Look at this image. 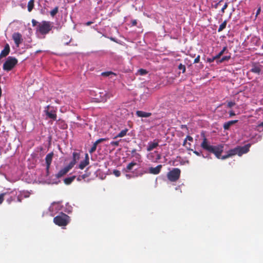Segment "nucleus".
Returning a JSON list of instances; mask_svg holds the SVG:
<instances>
[{
	"instance_id": "1",
	"label": "nucleus",
	"mask_w": 263,
	"mask_h": 263,
	"mask_svg": "<svg viewBox=\"0 0 263 263\" xmlns=\"http://www.w3.org/2000/svg\"><path fill=\"white\" fill-rule=\"evenodd\" d=\"M203 139L201 143V147L208 152L214 154L218 159L220 158L221 154L223 151V145L219 144L216 146L211 145L208 143L207 139L203 135Z\"/></svg>"
},
{
	"instance_id": "2",
	"label": "nucleus",
	"mask_w": 263,
	"mask_h": 263,
	"mask_svg": "<svg viewBox=\"0 0 263 263\" xmlns=\"http://www.w3.org/2000/svg\"><path fill=\"white\" fill-rule=\"evenodd\" d=\"M52 27V23L50 22L44 21L37 25L36 31L42 35H46L51 30Z\"/></svg>"
},
{
	"instance_id": "3",
	"label": "nucleus",
	"mask_w": 263,
	"mask_h": 263,
	"mask_svg": "<svg viewBox=\"0 0 263 263\" xmlns=\"http://www.w3.org/2000/svg\"><path fill=\"white\" fill-rule=\"evenodd\" d=\"M69 217L63 213H60L53 218L54 223L59 226L64 227L69 222Z\"/></svg>"
},
{
	"instance_id": "4",
	"label": "nucleus",
	"mask_w": 263,
	"mask_h": 263,
	"mask_svg": "<svg viewBox=\"0 0 263 263\" xmlns=\"http://www.w3.org/2000/svg\"><path fill=\"white\" fill-rule=\"evenodd\" d=\"M17 60L13 57H9L3 64V69L7 71L12 70L17 64Z\"/></svg>"
},
{
	"instance_id": "5",
	"label": "nucleus",
	"mask_w": 263,
	"mask_h": 263,
	"mask_svg": "<svg viewBox=\"0 0 263 263\" xmlns=\"http://www.w3.org/2000/svg\"><path fill=\"white\" fill-rule=\"evenodd\" d=\"M181 171L178 168H174L167 174V179L171 182H176L180 178Z\"/></svg>"
},
{
	"instance_id": "6",
	"label": "nucleus",
	"mask_w": 263,
	"mask_h": 263,
	"mask_svg": "<svg viewBox=\"0 0 263 263\" xmlns=\"http://www.w3.org/2000/svg\"><path fill=\"white\" fill-rule=\"evenodd\" d=\"M44 112L46 115L50 119L55 121L57 120V115L56 114V110L53 107H51L50 105H47L45 107Z\"/></svg>"
},
{
	"instance_id": "7",
	"label": "nucleus",
	"mask_w": 263,
	"mask_h": 263,
	"mask_svg": "<svg viewBox=\"0 0 263 263\" xmlns=\"http://www.w3.org/2000/svg\"><path fill=\"white\" fill-rule=\"evenodd\" d=\"M251 146L250 143L247 144L243 146H237V155L239 156H242L243 154L247 153Z\"/></svg>"
},
{
	"instance_id": "8",
	"label": "nucleus",
	"mask_w": 263,
	"mask_h": 263,
	"mask_svg": "<svg viewBox=\"0 0 263 263\" xmlns=\"http://www.w3.org/2000/svg\"><path fill=\"white\" fill-rule=\"evenodd\" d=\"M148 158L153 162H157L161 159V155L157 151H155L149 153Z\"/></svg>"
},
{
	"instance_id": "9",
	"label": "nucleus",
	"mask_w": 263,
	"mask_h": 263,
	"mask_svg": "<svg viewBox=\"0 0 263 263\" xmlns=\"http://www.w3.org/2000/svg\"><path fill=\"white\" fill-rule=\"evenodd\" d=\"M12 39L17 47L19 46L23 41L22 35L18 32L13 33Z\"/></svg>"
},
{
	"instance_id": "10",
	"label": "nucleus",
	"mask_w": 263,
	"mask_h": 263,
	"mask_svg": "<svg viewBox=\"0 0 263 263\" xmlns=\"http://www.w3.org/2000/svg\"><path fill=\"white\" fill-rule=\"evenodd\" d=\"M53 153L51 152L49 154H48L45 158V161L46 164V171L47 172H48L50 164L52 162V158L53 156Z\"/></svg>"
},
{
	"instance_id": "11",
	"label": "nucleus",
	"mask_w": 263,
	"mask_h": 263,
	"mask_svg": "<svg viewBox=\"0 0 263 263\" xmlns=\"http://www.w3.org/2000/svg\"><path fill=\"white\" fill-rule=\"evenodd\" d=\"M159 140L158 139H155L153 142H149L148 143L147 147V151L148 152L152 151L154 148H156L159 145Z\"/></svg>"
},
{
	"instance_id": "12",
	"label": "nucleus",
	"mask_w": 263,
	"mask_h": 263,
	"mask_svg": "<svg viewBox=\"0 0 263 263\" xmlns=\"http://www.w3.org/2000/svg\"><path fill=\"white\" fill-rule=\"evenodd\" d=\"M89 163V156L88 154H85V159L81 161L79 164V168L83 170Z\"/></svg>"
},
{
	"instance_id": "13",
	"label": "nucleus",
	"mask_w": 263,
	"mask_h": 263,
	"mask_svg": "<svg viewBox=\"0 0 263 263\" xmlns=\"http://www.w3.org/2000/svg\"><path fill=\"white\" fill-rule=\"evenodd\" d=\"M262 66L259 64L253 63L250 71L253 73L259 74L261 70Z\"/></svg>"
},
{
	"instance_id": "14",
	"label": "nucleus",
	"mask_w": 263,
	"mask_h": 263,
	"mask_svg": "<svg viewBox=\"0 0 263 263\" xmlns=\"http://www.w3.org/2000/svg\"><path fill=\"white\" fill-rule=\"evenodd\" d=\"M100 93L101 94V98H100V101L101 102H106L107 100L112 97V95L110 92H106V91L104 92H100Z\"/></svg>"
},
{
	"instance_id": "15",
	"label": "nucleus",
	"mask_w": 263,
	"mask_h": 263,
	"mask_svg": "<svg viewBox=\"0 0 263 263\" xmlns=\"http://www.w3.org/2000/svg\"><path fill=\"white\" fill-rule=\"evenodd\" d=\"M10 51V46L8 44H6V45L4 47V49L2 50L0 53V57L2 58L7 57L9 54Z\"/></svg>"
},
{
	"instance_id": "16",
	"label": "nucleus",
	"mask_w": 263,
	"mask_h": 263,
	"mask_svg": "<svg viewBox=\"0 0 263 263\" xmlns=\"http://www.w3.org/2000/svg\"><path fill=\"white\" fill-rule=\"evenodd\" d=\"M162 167V165L160 164L155 167H149V173L152 174L157 175L160 172Z\"/></svg>"
},
{
	"instance_id": "17",
	"label": "nucleus",
	"mask_w": 263,
	"mask_h": 263,
	"mask_svg": "<svg viewBox=\"0 0 263 263\" xmlns=\"http://www.w3.org/2000/svg\"><path fill=\"white\" fill-rule=\"evenodd\" d=\"M238 122V120H232L229 121L227 122H225L223 124V127L224 130H228L229 129L230 127L233 125V124L236 123Z\"/></svg>"
},
{
	"instance_id": "18",
	"label": "nucleus",
	"mask_w": 263,
	"mask_h": 263,
	"mask_svg": "<svg viewBox=\"0 0 263 263\" xmlns=\"http://www.w3.org/2000/svg\"><path fill=\"white\" fill-rule=\"evenodd\" d=\"M136 114L137 116L139 117L147 118L152 115V114L151 112H144L141 110L137 111Z\"/></svg>"
},
{
	"instance_id": "19",
	"label": "nucleus",
	"mask_w": 263,
	"mask_h": 263,
	"mask_svg": "<svg viewBox=\"0 0 263 263\" xmlns=\"http://www.w3.org/2000/svg\"><path fill=\"white\" fill-rule=\"evenodd\" d=\"M68 172V168L65 167L60 170V171L56 174V177L58 178H61L66 174Z\"/></svg>"
},
{
	"instance_id": "20",
	"label": "nucleus",
	"mask_w": 263,
	"mask_h": 263,
	"mask_svg": "<svg viewBox=\"0 0 263 263\" xmlns=\"http://www.w3.org/2000/svg\"><path fill=\"white\" fill-rule=\"evenodd\" d=\"M137 165V163L135 162H132L129 163L127 166L126 168L125 169L126 172H129L133 168V167Z\"/></svg>"
},
{
	"instance_id": "21",
	"label": "nucleus",
	"mask_w": 263,
	"mask_h": 263,
	"mask_svg": "<svg viewBox=\"0 0 263 263\" xmlns=\"http://www.w3.org/2000/svg\"><path fill=\"white\" fill-rule=\"evenodd\" d=\"M75 178H76L75 176L66 178L64 180V182L66 184L69 185L74 180Z\"/></svg>"
},
{
	"instance_id": "22",
	"label": "nucleus",
	"mask_w": 263,
	"mask_h": 263,
	"mask_svg": "<svg viewBox=\"0 0 263 263\" xmlns=\"http://www.w3.org/2000/svg\"><path fill=\"white\" fill-rule=\"evenodd\" d=\"M128 130V129L127 128H125V129H123L114 138L115 139V138H117L118 137L121 138V137L125 136L126 135Z\"/></svg>"
},
{
	"instance_id": "23",
	"label": "nucleus",
	"mask_w": 263,
	"mask_h": 263,
	"mask_svg": "<svg viewBox=\"0 0 263 263\" xmlns=\"http://www.w3.org/2000/svg\"><path fill=\"white\" fill-rule=\"evenodd\" d=\"M237 149L236 147L235 148H234L233 149H231L229 150L227 152V154H228V156H229L230 157H232L235 155H237Z\"/></svg>"
},
{
	"instance_id": "24",
	"label": "nucleus",
	"mask_w": 263,
	"mask_h": 263,
	"mask_svg": "<svg viewBox=\"0 0 263 263\" xmlns=\"http://www.w3.org/2000/svg\"><path fill=\"white\" fill-rule=\"evenodd\" d=\"M147 173V171H145L144 170H139V171H137L135 173V176L136 177H141L144 174Z\"/></svg>"
},
{
	"instance_id": "25",
	"label": "nucleus",
	"mask_w": 263,
	"mask_h": 263,
	"mask_svg": "<svg viewBox=\"0 0 263 263\" xmlns=\"http://www.w3.org/2000/svg\"><path fill=\"white\" fill-rule=\"evenodd\" d=\"M34 0H30L28 3V11L31 12L34 7Z\"/></svg>"
},
{
	"instance_id": "26",
	"label": "nucleus",
	"mask_w": 263,
	"mask_h": 263,
	"mask_svg": "<svg viewBox=\"0 0 263 263\" xmlns=\"http://www.w3.org/2000/svg\"><path fill=\"white\" fill-rule=\"evenodd\" d=\"M227 47H224L222 50L216 56L214 57V59H218L223 54L224 52L226 50Z\"/></svg>"
},
{
	"instance_id": "27",
	"label": "nucleus",
	"mask_w": 263,
	"mask_h": 263,
	"mask_svg": "<svg viewBox=\"0 0 263 263\" xmlns=\"http://www.w3.org/2000/svg\"><path fill=\"white\" fill-rule=\"evenodd\" d=\"M227 22L225 20L220 26L218 29V32L222 31L226 27Z\"/></svg>"
},
{
	"instance_id": "28",
	"label": "nucleus",
	"mask_w": 263,
	"mask_h": 263,
	"mask_svg": "<svg viewBox=\"0 0 263 263\" xmlns=\"http://www.w3.org/2000/svg\"><path fill=\"white\" fill-rule=\"evenodd\" d=\"M73 161H74L77 162V160H79L80 158V154L77 152H73L72 154Z\"/></svg>"
},
{
	"instance_id": "29",
	"label": "nucleus",
	"mask_w": 263,
	"mask_h": 263,
	"mask_svg": "<svg viewBox=\"0 0 263 263\" xmlns=\"http://www.w3.org/2000/svg\"><path fill=\"white\" fill-rule=\"evenodd\" d=\"M89 174H87V173L84 174H83V175H80V176H79L78 177V178H77V180H78V181H81L82 179H85L86 178H87V177H89Z\"/></svg>"
},
{
	"instance_id": "30",
	"label": "nucleus",
	"mask_w": 263,
	"mask_h": 263,
	"mask_svg": "<svg viewBox=\"0 0 263 263\" xmlns=\"http://www.w3.org/2000/svg\"><path fill=\"white\" fill-rule=\"evenodd\" d=\"M101 75L102 76H104V77H109L110 75L116 76V73H114L113 72H111V71L103 72H102L101 73Z\"/></svg>"
},
{
	"instance_id": "31",
	"label": "nucleus",
	"mask_w": 263,
	"mask_h": 263,
	"mask_svg": "<svg viewBox=\"0 0 263 263\" xmlns=\"http://www.w3.org/2000/svg\"><path fill=\"white\" fill-rule=\"evenodd\" d=\"M97 145H98V143H97L96 142H95L92 146L91 147V148L89 150V153L90 154H92L94 152L96 151V148H97Z\"/></svg>"
},
{
	"instance_id": "32",
	"label": "nucleus",
	"mask_w": 263,
	"mask_h": 263,
	"mask_svg": "<svg viewBox=\"0 0 263 263\" xmlns=\"http://www.w3.org/2000/svg\"><path fill=\"white\" fill-rule=\"evenodd\" d=\"M59 8L58 7H55L53 10L50 11V15L51 16L53 17L58 12Z\"/></svg>"
},
{
	"instance_id": "33",
	"label": "nucleus",
	"mask_w": 263,
	"mask_h": 263,
	"mask_svg": "<svg viewBox=\"0 0 263 263\" xmlns=\"http://www.w3.org/2000/svg\"><path fill=\"white\" fill-rule=\"evenodd\" d=\"M133 157H134L135 158V160L137 161L138 162H142L141 155L140 154L138 153L137 154H135V156H133Z\"/></svg>"
},
{
	"instance_id": "34",
	"label": "nucleus",
	"mask_w": 263,
	"mask_h": 263,
	"mask_svg": "<svg viewBox=\"0 0 263 263\" xmlns=\"http://www.w3.org/2000/svg\"><path fill=\"white\" fill-rule=\"evenodd\" d=\"M76 162H75L74 161H73L72 160L70 163L69 164H68V166H66V168H68V171H69V170L70 169H71L73 166L76 164Z\"/></svg>"
},
{
	"instance_id": "35",
	"label": "nucleus",
	"mask_w": 263,
	"mask_h": 263,
	"mask_svg": "<svg viewBox=\"0 0 263 263\" xmlns=\"http://www.w3.org/2000/svg\"><path fill=\"white\" fill-rule=\"evenodd\" d=\"M178 69L181 70L182 71V73H184L185 72V65L180 64L178 66Z\"/></svg>"
},
{
	"instance_id": "36",
	"label": "nucleus",
	"mask_w": 263,
	"mask_h": 263,
	"mask_svg": "<svg viewBox=\"0 0 263 263\" xmlns=\"http://www.w3.org/2000/svg\"><path fill=\"white\" fill-rule=\"evenodd\" d=\"M257 130L259 132H261L263 130V122L258 124L256 127Z\"/></svg>"
},
{
	"instance_id": "37",
	"label": "nucleus",
	"mask_w": 263,
	"mask_h": 263,
	"mask_svg": "<svg viewBox=\"0 0 263 263\" xmlns=\"http://www.w3.org/2000/svg\"><path fill=\"white\" fill-rule=\"evenodd\" d=\"M113 174L116 176V177H119L121 175V172L120 171L117 170H115L113 171Z\"/></svg>"
},
{
	"instance_id": "38",
	"label": "nucleus",
	"mask_w": 263,
	"mask_h": 263,
	"mask_svg": "<svg viewBox=\"0 0 263 263\" xmlns=\"http://www.w3.org/2000/svg\"><path fill=\"white\" fill-rule=\"evenodd\" d=\"M230 59V56H224L220 60V62L221 63L225 61H228Z\"/></svg>"
},
{
	"instance_id": "39",
	"label": "nucleus",
	"mask_w": 263,
	"mask_h": 263,
	"mask_svg": "<svg viewBox=\"0 0 263 263\" xmlns=\"http://www.w3.org/2000/svg\"><path fill=\"white\" fill-rule=\"evenodd\" d=\"M6 193L0 194V204H1L4 200V196Z\"/></svg>"
},
{
	"instance_id": "40",
	"label": "nucleus",
	"mask_w": 263,
	"mask_h": 263,
	"mask_svg": "<svg viewBox=\"0 0 263 263\" xmlns=\"http://www.w3.org/2000/svg\"><path fill=\"white\" fill-rule=\"evenodd\" d=\"M139 72L141 75H144L147 73V71L143 69H140L139 70Z\"/></svg>"
},
{
	"instance_id": "41",
	"label": "nucleus",
	"mask_w": 263,
	"mask_h": 263,
	"mask_svg": "<svg viewBox=\"0 0 263 263\" xmlns=\"http://www.w3.org/2000/svg\"><path fill=\"white\" fill-rule=\"evenodd\" d=\"M108 139L107 138H100L98 140H97L96 142H97V143L99 144L102 142H104V141H105L106 140H107Z\"/></svg>"
},
{
	"instance_id": "42",
	"label": "nucleus",
	"mask_w": 263,
	"mask_h": 263,
	"mask_svg": "<svg viewBox=\"0 0 263 263\" xmlns=\"http://www.w3.org/2000/svg\"><path fill=\"white\" fill-rule=\"evenodd\" d=\"M228 6V3H226L221 10V11L222 12V13H224L225 9H226L227 8Z\"/></svg>"
},
{
	"instance_id": "43",
	"label": "nucleus",
	"mask_w": 263,
	"mask_h": 263,
	"mask_svg": "<svg viewBox=\"0 0 263 263\" xmlns=\"http://www.w3.org/2000/svg\"><path fill=\"white\" fill-rule=\"evenodd\" d=\"M15 200V198L11 196L7 200V202L10 204L12 201Z\"/></svg>"
},
{
	"instance_id": "44",
	"label": "nucleus",
	"mask_w": 263,
	"mask_h": 263,
	"mask_svg": "<svg viewBox=\"0 0 263 263\" xmlns=\"http://www.w3.org/2000/svg\"><path fill=\"white\" fill-rule=\"evenodd\" d=\"M110 144L112 146H118L119 144V141H112L110 142Z\"/></svg>"
},
{
	"instance_id": "45",
	"label": "nucleus",
	"mask_w": 263,
	"mask_h": 263,
	"mask_svg": "<svg viewBox=\"0 0 263 263\" xmlns=\"http://www.w3.org/2000/svg\"><path fill=\"white\" fill-rule=\"evenodd\" d=\"M200 57L198 55L194 61V63H198L199 62Z\"/></svg>"
},
{
	"instance_id": "46",
	"label": "nucleus",
	"mask_w": 263,
	"mask_h": 263,
	"mask_svg": "<svg viewBox=\"0 0 263 263\" xmlns=\"http://www.w3.org/2000/svg\"><path fill=\"white\" fill-rule=\"evenodd\" d=\"M235 105V102H229L228 103V106L230 108L233 107V106H234Z\"/></svg>"
},
{
	"instance_id": "47",
	"label": "nucleus",
	"mask_w": 263,
	"mask_h": 263,
	"mask_svg": "<svg viewBox=\"0 0 263 263\" xmlns=\"http://www.w3.org/2000/svg\"><path fill=\"white\" fill-rule=\"evenodd\" d=\"M31 22L33 26H35L36 25L37 26V25L39 24L36 21H35L34 19L32 20Z\"/></svg>"
},
{
	"instance_id": "48",
	"label": "nucleus",
	"mask_w": 263,
	"mask_h": 263,
	"mask_svg": "<svg viewBox=\"0 0 263 263\" xmlns=\"http://www.w3.org/2000/svg\"><path fill=\"white\" fill-rule=\"evenodd\" d=\"M260 11H261V7H259L258 8V9H257V11H256V15H255V17H257V16L260 14Z\"/></svg>"
},
{
	"instance_id": "49",
	"label": "nucleus",
	"mask_w": 263,
	"mask_h": 263,
	"mask_svg": "<svg viewBox=\"0 0 263 263\" xmlns=\"http://www.w3.org/2000/svg\"><path fill=\"white\" fill-rule=\"evenodd\" d=\"M138 154L137 152H136V149H133L132 151H131V154H132V157H133V156H135V154Z\"/></svg>"
},
{
	"instance_id": "50",
	"label": "nucleus",
	"mask_w": 263,
	"mask_h": 263,
	"mask_svg": "<svg viewBox=\"0 0 263 263\" xmlns=\"http://www.w3.org/2000/svg\"><path fill=\"white\" fill-rule=\"evenodd\" d=\"M186 140L190 141H193V138L191 136H187L186 137Z\"/></svg>"
},
{
	"instance_id": "51",
	"label": "nucleus",
	"mask_w": 263,
	"mask_h": 263,
	"mask_svg": "<svg viewBox=\"0 0 263 263\" xmlns=\"http://www.w3.org/2000/svg\"><path fill=\"white\" fill-rule=\"evenodd\" d=\"M222 2V0H220V1H219V2H218L217 3H216L215 5H214V8H218V5H220V4Z\"/></svg>"
},
{
	"instance_id": "52",
	"label": "nucleus",
	"mask_w": 263,
	"mask_h": 263,
	"mask_svg": "<svg viewBox=\"0 0 263 263\" xmlns=\"http://www.w3.org/2000/svg\"><path fill=\"white\" fill-rule=\"evenodd\" d=\"M230 157L228 156V154H227V155H224V156H222L221 157H220V159H226L227 158H229Z\"/></svg>"
},
{
	"instance_id": "53",
	"label": "nucleus",
	"mask_w": 263,
	"mask_h": 263,
	"mask_svg": "<svg viewBox=\"0 0 263 263\" xmlns=\"http://www.w3.org/2000/svg\"><path fill=\"white\" fill-rule=\"evenodd\" d=\"M22 196H21V195H20H20H19V196H17V201L18 202H21L22 201Z\"/></svg>"
},
{
	"instance_id": "54",
	"label": "nucleus",
	"mask_w": 263,
	"mask_h": 263,
	"mask_svg": "<svg viewBox=\"0 0 263 263\" xmlns=\"http://www.w3.org/2000/svg\"><path fill=\"white\" fill-rule=\"evenodd\" d=\"M229 115H230V117H232V116H235V112L231 110V111H230Z\"/></svg>"
},
{
	"instance_id": "55",
	"label": "nucleus",
	"mask_w": 263,
	"mask_h": 263,
	"mask_svg": "<svg viewBox=\"0 0 263 263\" xmlns=\"http://www.w3.org/2000/svg\"><path fill=\"white\" fill-rule=\"evenodd\" d=\"M93 22H91V21H89V22H87V23H86L85 25L86 26H89L91 24H93Z\"/></svg>"
},
{
	"instance_id": "56",
	"label": "nucleus",
	"mask_w": 263,
	"mask_h": 263,
	"mask_svg": "<svg viewBox=\"0 0 263 263\" xmlns=\"http://www.w3.org/2000/svg\"><path fill=\"white\" fill-rule=\"evenodd\" d=\"M183 145L184 146H186L187 147V146L186 145H187V140H186V138L184 139V140L183 141Z\"/></svg>"
},
{
	"instance_id": "57",
	"label": "nucleus",
	"mask_w": 263,
	"mask_h": 263,
	"mask_svg": "<svg viewBox=\"0 0 263 263\" xmlns=\"http://www.w3.org/2000/svg\"><path fill=\"white\" fill-rule=\"evenodd\" d=\"M194 153L197 156H200V153H199L198 152L196 151H194Z\"/></svg>"
},
{
	"instance_id": "58",
	"label": "nucleus",
	"mask_w": 263,
	"mask_h": 263,
	"mask_svg": "<svg viewBox=\"0 0 263 263\" xmlns=\"http://www.w3.org/2000/svg\"><path fill=\"white\" fill-rule=\"evenodd\" d=\"M132 25H133V26H136V25H137V21H136V20H133V21H132Z\"/></svg>"
},
{
	"instance_id": "59",
	"label": "nucleus",
	"mask_w": 263,
	"mask_h": 263,
	"mask_svg": "<svg viewBox=\"0 0 263 263\" xmlns=\"http://www.w3.org/2000/svg\"><path fill=\"white\" fill-rule=\"evenodd\" d=\"M214 60L215 59H214V57H213L212 59H209V62H213V61H214Z\"/></svg>"
},
{
	"instance_id": "60",
	"label": "nucleus",
	"mask_w": 263,
	"mask_h": 263,
	"mask_svg": "<svg viewBox=\"0 0 263 263\" xmlns=\"http://www.w3.org/2000/svg\"><path fill=\"white\" fill-rule=\"evenodd\" d=\"M126 177H127L128 178H130L131 177L130 175H128V174L126 175Z\"/></svg>"
}]
</instances>
